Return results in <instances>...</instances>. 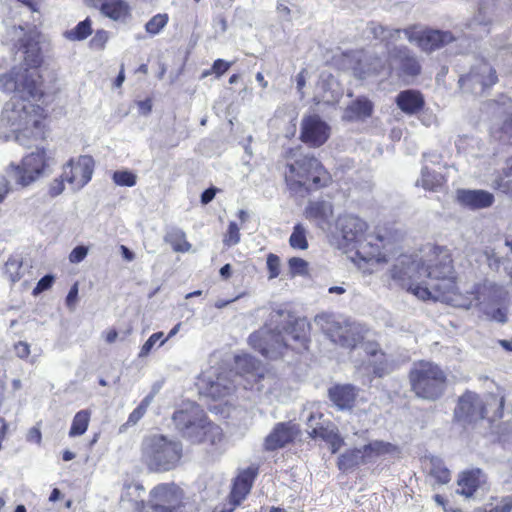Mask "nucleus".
<instances>
[{"label": "nucleus", "instance_id": "4c0bfd02", "mask_svg": "<svg viewBox=\"0 0 512 512\" xmlns=\"http://www.w3.org/2000/svg\"><path fill=\"white\" fill-rule=\"evenodd\" d=\"M365 463L366 460H364L362 449L356 448L342 454L339 457L338 466L341 470L346 471L355 466Z\"/></svg>", "mask_w": 512, "mask_h": 512}, {"label": "nucleus", "instance_id": "4468645a", "mask_svg": "<svg viewBox=\"0 0 512 512\" xmlns=\"http://www.w3.org/2000/svg\"><path fill=\"white\" fill-rule=\"evenodd\" d=\"M237 377L232 370L212 367L203 373V389L208 396L214 399L223 398L234 391Z\"/></svg>", "mask_w": 512, "mask_h": 512}, {"label": "nucleus", "instance_id": "680f3d73", "mask_svg": "<svg viewBox=\"0 0 512 512\" xmlns=\"http://www.w3.org/2000/svg\"><path fill=\"white\" fill-rule=\"evenodd\" d=\"M78 298V283H74L70 288L68 295L66 297V305L70 310L75 309V305Z\"/></svg>", "mask_w": 512, "mask_h": 512}, {"label": "nucleus", "instance_id": "37998d69", "mask_svg": "<svg viewBox=\"0 0 512 512\" xmlns=\"http://www.w3.org/2000/svg\"><path fill=\"white\" fill-rule=\"evenodd\" d=\"M21 268H22V260L17 257H10L6 261L5 273L8 275V277L12 283L19 281L23 277Z\"/></svg>", "mask_w": 512, "mask_h": 512}, {"label": "nucleus", "instance_id": "39448f33", "mask_svg": "<svg viewBox=\"0 0 512 512\" xmlns=\"http://www.w3.org/2000/svg\"><path fill=\"white\" fill-rule=\"evenodd\" d=\"M38 6L39 0H15L12 5L3 7L5 34L2 42L4 44H12L13 47H17L16 52L23 51L25 44L28 42V34L34 30L37 34V46L40 47L41 35L28 20V17L34 12H38Z\"/></svg>", "mask_w": 512, "mask_h": 512}, {"label": "nucleus", "instance_id": "ea45409f", "mask_svg": "<svg viewBox=\"0 0 512 512\" xmlns=\"http://www.w3.org/2000/svg\"><path fill=\"white\" fill-rule=\"evenodd\" d=\"M289 244L293 249L305 250L308 248L307 230L301 223L293 227L289 238Z\"/></svg>", "mask_w": 512, "mask_h": 512}, {"label": "nucleus", "instance_id": "dca6fc26", "mask_svg": "<svg viewBox=\"0 0 512 512\" xmlns=\"http://www.w3.org/2000/svg\"><path fill=\"white\" fill-rule=\"evenodd\" d=\"M94 164L93 158L89 155L72 158L63 166V179L73 191H79L91 180Z\"/></svg>", "mask_w": 512, "mask_h": 512}, {"label": "nucleus", "instance_id": "58836bf2", "mask_svg": "<svg viewBox=\"0 0 512 512\" xmlns=\"http://www.w3.org/2000/svg\"><path fill=\"white\" fill-rule=\"evenodd\" d=\"M90 416L91 413L88 410H81L77 412L73 418L69 436L76 437L83 435L88 429Z\"/></svg>", "mask_w": 512, "mask_h": 512}, {"label": "nucleus", "instance_id": "c03bdc74", "mask_svg": "<svg viewBox=\"0 0 512 512\" xmlns=\"http://www.w3.org/2000/svg\"><path fill=\"white\" fill-rule=\"evenodd\" d=\"M112 179L118 186L132 187L136 184L137 176L128 170L115 171Z\"/></svg>", "mask_w": 512, "mask_h": 512}, {"label": "nucleus", "instance_id": "a19ab883", "mask_svg": "<svg viewBox=\"0 0 512 512\" xmlns=\"http://www.w3.org/2000/svg\"><path fill=\"white\" fill-rule=\"evenodd\" d=\"M155 395L156 391L149 393L144 397L141 403L130 413L127 421L128 425H135L145 415L148 407L153 402Z\"/></svg>", "mask_w": 512, "mask_h": 512}, {"label": "nucleus", "instance_id": "423d86ee", "mask_svg": "<svg viewBox=\"0 0 512 512\" xmlns=\"http://www.w3.org/2000/svg\"><path fill=\"white\" fill-rule=\"evenodd\" d=\"M420 70L418 60L406 47H394L389 50V57L385 60L379 57L359 59L354 73L357 77L364 79L383 72L388 75L392 71H395L398 76H416Z\"/></svg>", "mask_w": 512, "mask_h": 512}, {"label": "nucleus", "instance_id": "e433bc0d", "mask_svg": "<svg viewBox=\"0 0 512 512\" xmlns=\"http://www.w3.org/2000/svg\"><path fill=\"white\" fill-rule=\"evenodd\" d=\"M92 34V21L89 18L79 22L74 28L64 32L69 41H82Z\"/></svg>", "mask_w": 512, "mask_h": 512}, {"label": "nucleus", "instance_id": "8fccbe9b", "mask_svg": "<svg viewBox=\"0 0 512 512\" xmlns=\"http://www.w3.org/2000/svg\"><path fill=\"white\" fill-rule=\"evenodd\" d=\"M236 367L243 373H250L256 368L257 361L250 355L237 356L235 359Z\"/></svg>", "mask_w": 512, "mask_h": 512}, {"label": "nucleus", "instance_id": "5fc2aeb1", "mask_svg": "<svg viewBox=\"0 0 512 512\" xmlns=\"http://www.w3.org/2000/svg\"><path fill=\"white\" fill-rule=\"evenodd\" d=\"M492 187L512 197V180L499 178L493 181Z\"/></svg>", "mask_w": 512, "mask_h": 512}, {"label": "nucleus", "instance_id": "7ed1b4c3", "mask_svg": "<svg viewBox=\"0 0 512 512\" xmlns=\"http://www.w3.org/2000/svg\"><path fill=\"white\" fill-rule=\"evenodd\" d=\"M176 429L193 443H205L210 445L214 451L221 452L224 446L222 429L208 421V418L201 407L189 403L185 408L174 412L172 417Z\"/></svg>", "mask_w": 512, "mask_h": 512}, {"label": "nucleus", "instance_id": "b1692460", "mask_svg": "<svg viewBox=\"0 0 512 512\" xmlns=\"http://www.w3.org/2000/svg\"><path fill=\"white\" fill-rule=\"evenodd\" d=\"M415 38L414 42H417L421 49L426 52L442 48L456 40L451 32L441 30H426L422 32L415 30Z\"/></svg>", "mask_w": 512, "mask_h": 512}, {"label": "nucleus", "instance_id": "2eb2a0df", "mask_svg": "<svg viewBox=\"0 0 512 512\" xmlns=\"http://www.w3.org/2000/svg\"><path fill=\"white\" fill-rule=\"evenodd\" d=\"M498 81L496 70L486 61L472 67L471 71L459 79L460 87L465 92L480 95Z\"/></svg>", "mask_w": 512, "mask_h": 512}, {"label": "nucleus", "instance_id": "bf43d9fd", "mask_svg": "<svg viewBox=\"0 0 512 512\" xmlns=\"http://www.w3.org/2000/svg\"><path fill=\"white\" fill-rule=\"evenodd\" d=\"M231 64L232 63L227 62L223 59H217L214 61L213 65H212V72L217 77H220L231 67Z\"/></svg>", "mask_w": 512, "mask_h": 512}, {"label": "nucleus", "instance_id": "c756f323", "mask_svg": "<svg viewBox=\"0 0 512 512\" xmlns=\"http://www.w3.org/2000/svg\"><path fill=\"white\" fill-rule=\"evenodd\" d=\"M396 103L404 113L414 114L422 108L424 100L419 92L406 90L397 95Z\"/></svg>", "mask_w": 512, "mask_h": 512}, {"label": "nucleus", "instance_id": "603ef678", "mask_svg": "<svg viewBox=\"0 0 512 512\" xmlns=\"http://www.w3.org/2000/svg\"><path fill=\"white\" fill-rule=\"evenodd\" d=\"M162 337H163V333L162 332H157V333L152 334L147 339V341L142 345L138 356L140 358L146 357L151 352V350L153 349L154 345L159 340H161Z\"/></svg>", "mask_w": 512, "mask_h": 512}, {"label": "nucleus", "instance_id": "e2e57ef3", "mask_svg": "<svg viewBox=\"0 0 512 512\" xmlns=\"http://www.w3.org/2000/svg\"><path fill=\"white\" fill-rule=\"evenodd\" d=\"M11 191V184L5 176H0V204Z\"/></svg>", "mask_w": 512, "mask_h": 512}, {"label": "nucleus", "instance_id": "774afa93", "mask_svg": "<svg viewBox=\"0 0 512 512\" xmlns=\"http://www.w3.org/2000/svg\"><path fill=\"white\" fill-rule=\"evenodd\" d=\"M216 192H217V189L214 187L206 189L201 194V203L204 205L210 203L214 199Z\"/></svg>", "mask_w": 512, "mask_h": 512}, {"label": "nucleus", "instance_id": "0eeeda50", "mask_svg": "<svg viewBox=\"0 0 512 512\" xmlns=\"http://www.w3.org/2000/svg\"><path fill=\"white\" fill-rule=\"evenodd\" d=\"M142 459L153 472H167L178 466L182 458V443L163 434L146 435L141 444Z\"/></svg>", "mask_w": 512, "mask_h": 512}, {"label": "nucleus", "instance_id": "4be33fe9", "mask_svg": "<svg viewBox=\"0 0 512 512\" xmlns=\"http://www.w3.org/2000/svg\"><path fill=\"white\" fill-rule=\"evenodd\" d=\"M456 198L462 206L471 210L489 208L495 201L494 195L486 190L459 189Z\"/></svg>", "mask_w": 512, "mask_h": 512}, {"label": "nucleus", "instance_id": "393cba45", "mask_svg": "<svg viewBox=\"0 0 512 512\" xmlns=\"http://www.w3.org/2000/svg\"><path fill=\"white\" fill-rule=\"evenodd\" d=\"M257 476V469L248 467L241 471L235 478L230 493V503L233 506L239 505L249 494L252 484Z\"/></svg>", "mask_w": 512, "mask_h": 512}, {"label": "nucleus", "instance_id": "5701e85b", "mask_svg": "<svg viewBox=\"0 0 512 512\" xmlns=\"http://www.w3.org/2000/svg\"><path fill=\"white\" fill-rule=\"evenodd\" d=\"M87 5L98 8L113 21L125 22L130 16V7L124 0H85Z\"/></svg>", "mask_w": 512, "mask_h": 512}, {"label": "nucleus", "instance_id": "338daca9", "mask_svg": "<svg viewBox=\"0 0 512 512\" xmlns=\"http://www.w3.org/2000/svg\"><path fill=\"white\" fill-rule=\"evenodd\" d=\"M41 439L42 435L40 429L37 427H32L27 434V441L40 444Z\"/></svg>", "mask_w": 512, "mask_h": 512}, {"label": "nucleus", "instance_id": "6e6d98bb", "mask_svg": "<svg viewBox=\"0 0 512 512\" xmlns=\"http://www.w3.org/2000/svg\"><path fill=\"white\" fill-rule=\"evenodd\" d=\"M66 182L65 179H63V173L59 178L54 179L50 186H49V195L51 197H56L63 193L65 186L64 183Z\"/></svg>", "mask_w": 512, "mask_h": 512}, {"label": "nucleus", "instance_id": "c9c22d12", "mask_svg": "<svg viewBox=\"0 0 512 512\" xmlns=\"http://www.w3.org/2000/svg\"><path fill=\"white\" fill-rule=\"evenodd\" d=\"M164 239L176 252H188L191 248V244L186 240V235L181 229L170 230Z\"/></svg>", "mask_w": 512, "mask_h": 512}, {"label": "nucleus", "instance_id": "aec40b11", "mask_svg": "<svg viewBox=\"0 0 512 512\" xmlns=\"http://www.w3.org/2000/svg\"><path fill=\"white\" fill-rule=\"evenodd\" d=\"M455 416L459 420L473 422L486 416V409L481 398L473 392H466L458 402Z\"/></svg>", "mask_w": 512, "mask_h": 512}, {"label": "nucleus", "instance_id": "3c124183", "mask_svg": "<svg viewBox=\"0 0 512 512\" xmlns=\"http://www.w3.org/2000/svg\"><path fill=\"white\" fill-rule=\"evenodd\" d=\"M267 269L269 271V279H274L279 276L280 274V258L270 253L267 256Z\"/></svg>", "mask_w": 512, "mask_h": 512}, {"label": "nucleus", "instance_id": "f03ea898", "mask_svg": "<svg viewBox=\"0 0 512 512\" xmlns=\"http://www.w3.org/2000/svg\"><path fill=\"white\" fill-rule=\"evenodd\" d=\"M453 272L451 256L441 248H434L424 261L412 255H401L389 271L396 285L421 300H440L470 308L479 300L477 287L466 291L468 296L460 299Z\"/></svg>", "mask_w": 512, "mask_h": 512}, {"label": "nucleus", "instance_id": "bb28decb", "mask_svg": "<svg viewBox=\"0 0 512 512\" xmlns=\"http://www.w3.org/2000/svg\"><path fill=\"white\" fill-rule=\"evenodd\" d=\"M365 352L368 356L367 366L365 369L368 373H372L375 376L383 377L389 373V365L385 354L378 350L375 344H366Z\"/></svg>", "mask_w": 512, "mask_h": 512}, {"label": "nucleus", "instance_id": "cd10ccee", "mask_svg": "<svg viewBox=\"0 0 512 512\" xmlns=\"http://www.w3.org/2000/svg\"><path fill=\"white\" fill-rule=\"evenodd\" d=\"M357 396L352 385H337L329 389L330 400L341 410L351 409Z\"/></svg>", "mask_w": 512, "mask_h": 512}, {"label": "nucleus", "instance_id": "a878e982", "mask_svg": "<svg viewBox=\"0 0 512 512\" xmlns=\"http://www.w3.org/2000/svg\"><path fill=\"white\" fill-rule=\"evenodd\" d=\"M296 433L297 430L295 429L294 424L278 423L272 432L266 437L264 443L265 449L273 451L284 447L294 439Z\"/></svg>", "mask_w": 512, "mask_h": 512}, {"label": "nucleus", "instance_id": "de8ad7c7", "mask_svg": "<svg viewBox=\"0 0 512 512\" xmlns=\"http://www.w3.org/2000/svg\"><path fill=\"white\" fill-rule=\"evenodd\" d=\"M292 276H304L308 273V263L299 257H292L288 261Z\"/></svg>", "mask_w": 512, "mask_h": 512}, {"label": "nucleus", "instance_id": "f257e3e1", "mask_svg": "<svg viewBox=\"0 0 512 512\" xmlns=\"http://www.w3.org/2000/svg\"><path fill=\"white\" fill-rule=\"evenodd\" d=\"M36 38V32L31 31L24 50L14 54V62L18 64L0 74V90L13 94L1 111L0 139L13 140L24 147L43 139L45 134V109L33 101L42 96L38 71L41 53Z\"/></svg>", "mask_w": 512, "mask_h": 512}, {"label": "nucleus", "instance_id": "f8f14e48", "mask_svg": "<svg viewBox=\"0 0 512 512\" xmlns=\"http://www.w3.org/2000/svg\"><path fill=\"white\" fill-rule=\"evenodd\" d=\"M50 166V156L44 148L25 155L19 164L11 162L5 169L6 174L20 187H28L44 176Z\"/></svg>", "mask_w": 512, "mask_h": 512}, {"label": "nucleus", "instance_id": "9d476101", "mask_svg": "<svg viewBox=\"0 0 512 512\" xmlns=\"http://www.w3.org/2000/svg\"><path fill=\"white\" fill-rule=\"evenodd\" d=\"M315 324L330 340L346 348H354L364 339L367 329L364 325L350 320H336L326 313L314 318Z\"/></svg>", "mask_w": 512, "mask_h": 512}, {"label": "nucleus", "instance_id": "49530a36", "mask_svg": "<svg viewBox=\"0 0 512 512\" xmlns=\"http://www.w3.org/2000/svg\"><path fill=\"white\" fill-rule=\"evenodd\" d=\"M309 434L313 438L319 437L326 441H329L331 442L333 447L335 446V439L337 438V435L333 428L323 427L322 425H320L319 427H313V430H310Z\"/></svg>", "mask_w": 512, "mask_h": 512}, {"label": "nucleus", "instance_id": "20e7f679", "mask_svg": "<svg viewBox=\"0 0 512 512\" xmlns=\"http://www.w3.org/2000/svg\"><path fill=\"white\" fill-rule=\"evenodd\" d=\"M337 228L345 246L356 249L357 255L366 262L386 261L380 252L385 247V238L380 235H367V223L355 215H343L337 220Z\"/></svg>", "mask_w": 512, "mask_h": 512}, {"label": "nucleus", "instance_id": "a18cd8bd", "mask_svg": "<svg viewBox=\"0 0 512 512\" xmlns=\"http://www.w3.org/2000/svg\"><path fill=\"white\" fill-rule=\"evenodd\" d=\"M512 509V498L505 497L502 498L496 504L489 503L486 504L483 508L479 509L477 512H510Z\"/></svg>", "mask_w": 512, "mask_h": 512}, {"label": "nucleus", "instance_id": "864d4df0", "mask_svg": "<svg viewBox=\"0 0 512 512\" xmlns=\"http://www.w3.org/2000/svg\"><path fill=\"white\" fill-rule=\"evenodd\" d=\"M109 39V33L105 30H98L96 31L95 35L90 41V45L92 48L97 50L104 49L107 41Z\"/></svg>", "mask_w": 512, "mask_h": 512}, {"label": "nucleus", "instance_id": "f704fd0d", "mask_svg": "<svg viewBox=\"0 0 512 512\" xmlns=\"http://www.w3.org/2000/svg\"><path fill=\"white\" fill-rule=\"evenodd\" d=\"M482 256L484 257L485 262L490 270L499 272L501 267H504L505 270L508 269L510 260L507 257L502 256L499 252L495 251V249L487 247L483 251Z\"/></svg>", "mask_w": 512, "mask_h": 512}, {"label": "nucleus", "instance_id": "13d9d810", "mask_svg": "<svg viewBox=\"0 0 512 512\" xmlns=\"http://www.w3.org/2000/svg\"><path fill=\"white\" fill-rule=\"evenodd\" d=\"M53 282H54V276L45 275L38 281L36 287L33 290V294L38 295L41 292L49 289L52 286Z\"/></svg>", "mask_w": 512, "mask_h": 512}, {"label": "nucleus", "instance_id": "7c9ffc66", "mask_svg": "<svg viewBox=\"0 0 512 512\" xmlns=\"http://www.w3.org/2000/svg\"><path fill=\"white\" fill-rule=\"evenodd\" d=\"M430 483L434 485H444L450 482L451 474L449 469L444 465L440 458L432 457L429 460V473Z\"/></svg>", "mask_w": 512, "mask_h": 512}, {"label": "nucleus", "instance_id": "c85d7f7f", "mask_svg": "<svg viewBox=\"0 0 512 512\" xmlns=\"http://www.w3.org/2000/svg\"><path fill=\"white\" fill-rule=\"evenodd\" d=\"M372 112V102L366 97H358L346 107L343 113V119L347 121L364 120L370 117Z\"/></svg>", "mask_w": 512, "mask_h": 512}, {"label": "nucleus", "instance_id": "f3484780", "mask_svg": "<svg viewBox=\"0 0 512 512\" xmlns=\"http://www.w3.org/2000/svg\"><path fill=\"white\" fill-rule=\"evenodd\" d=\"M487 112L490 113L495 120H502L503 123L499 128H492V134L500 141L512 144V100L502 95L497 100L490 101L486 104Z\"/></svg>", "mask_w": 512, "mask_h": 512}, {"label": "nucleus", "instance_id": "69168bd1", "mask_svg": "<svg viewBox=\"0 0 512 512\" xmlns=\"http://www.w3.org/2000/svg\"><path fill=\"white\" fill-rule=\"evenodd\" d=\"M15 353L20 358H26L30 354V346L26 342H18L15 345Z\"/></svg>", "mask_w": 512, "mask_h": 512}, {"label": "nucleus", "instance_id": "412c9836", "mask_svg": "<svg viewBox=\"0 0 512 512\" xmlns=\"http://www.w3.org/2000/svg\"><path fill=\"white\" fill-rule=\"evenodd\" d=\"M333 214V204L326 200L309 201L304 209L305 218L323 231L331 228Z\"/></svg>", "mask_w": 512, "mask_h": 512}, {"label": "nucleus", "instance_id": "1a4fd4ad", "mask_svg": "<svg viewBox=\"0 0 512 512\" xmlns=\"http://www.w3.org/2000/svg\"><path fill=\"white\" fill-rule=\"evenodd\" d=\"M412 391L419 398L436 400L444 392L446 374L437 364L419 361L413 364L409 372Z\"/></svg>", "mask_w": 512, "mask_h": 512}, {"label": "nucleus", "instance_id": "09e8293b", "mask_svg": "<svg viewBox=\"0 0 512 512\" xmlns=\"http://www.w3.org/2000/svg\"><path fill=\"white\" fill-rule=\"evenodd\" d=\"M240 241V228L235 222H230L223 242L226 246H234Z\"/></svg>", "mask_w": 512, "mask_h": 512}, {"label": "nucleus", "instance_id": "4d7b16f0", "mask_svg": "<svg viewBox=\"0 0 512 512\" xmlns=\"http://www.w3.org/2000/svg\"><path fill=\"white\" fill-rule=\"evenodd\" d=\"M88 248L85 246H77L75 247L69 254V261L71 263L77 264L84 260L87 256Z\"/></svg>", "mask_w": 512, "mask_h": 512}, {"label": "nucleus", "instance_id": "ddd939ff", "mask_svg": "<svg viewBox=\"0 0 512 512\" xmlns=\"http://www.w3.org/2000/svg\"><path fill=\"white\" fill-rule=\"evenodd\" d=\"M183 492L175 484L162 483L150 491L144 512H177L182 506Z\"/></svg>", "mask_w": 512, "mask_h": 512}, {"label": "nucleus", "instance_id": "79ce46f5", "mask_svg": "<svg viewBox=\"0 0 512 512\" xmlns=\"http://www.w3.org/2000/svg\"><path fill=\"white\" fill-rule=\"evenodd\" d=\"M169 17L166 13H158L154 15L145 25L146 32L155 36L168 24Z\"/></svg>", "mask_w": 512, "mask_h": 512}, {"label": "nucleus", "instance_id": "473e14b6", "mask_svg": "<svg viewBox=\"0 0 512 512\" xmlns=\"http://www.w3.org/2000/svg\"><path fill=\"white\" fill-rule=\"evenodd\" d=\"M393 446L388 442L373 441L365 445L362 449L366 463L375 461L379 456L389 453Z\"/></svg>", "mask_w": 512, "mask_h": 512}, {"label": "nucleus", "instance_id": "72a5a7b5", "mask_svg": "<svg viewBox=\"0 0 512 512\" xmlns=\"http://www.w3.org/2000/svg\"><path fill=\"white\" fill-rule=\"evenodd\" d=\"M444 178L441 174L435 171H430L428 167H423L421 171V178L417 180L416 184L421 185L425 190L437 191L442 186Z\"/></svg>", "mask_w": 512, "mask_h": 512}, {"label": "nucleus", "instance_id": "052dcab7", "mask_svg": "<svg viewBox=\"0 0 512 512\" xmlns=\"http://www.w3.org/2000/svg\"><path fill=\"white\" fill-rule=\"evenodd\" d=\"M313 170H314V168L309 167V171L306 175V178H308V179H307L306 185H305V193H308L310 191H316L320 188L326 187L329 184V183H318V184L314 183L313 178H312Z\"/></svg>", "mask_w": 512, "mask_h": 512}, {"label": "nucleus", "instance_id": "2f4dec72", "mask_svg": "<svg viewBox=\"0 0 512 512\" xmlns=\"http://www.w3.org/2000/svg\"><path fill=\"white\" fill-rule=\"evenodd\" d=\"M482 472L480 469L462 473L458 480V492L466 497L474 494L481 483Z\"/></svg>", "mask_w": 512, "mask_h": 512}, {"label": "nucleus", "instance_id": "6ab92c4d", "mask_svg": "<svg viewBox=\"0 0 512 512\" xmlns=\"http://www.w3.org/2000/svg\"><path fill=\"white\" fill-rule=\"evenodd\" d=\"M368 31L377 40H380L385 44L387 50V57H389V50H392L395 46L394 43L404 36L413 43L415 38V30L413 28L407 29H394L383 26L379 23L371 22L368 24Z\"/></svg>", "mask_w": 512, "mask_h": 512}, {"label": "nucleus", "instance_id": "a211bd4d", "mask_svg": "<svg viewBox=\"0 0 512 512\" xmlns=\"http://www.w3.org/2000/svg\"><path fill=\"white\" fill-rule=\"evenodd\" d=\"M330 136L329 125L316 114L304 116L301 120L300 140L309 147L322 146Z\"/></svg>", "mask_w": 512, "mask_h": 512}, {"label": "nucleus", "instance_id": "6e6552de", "mask_svg": "<svg viewBox=\"0 0 512 512\" xmlns=\"http://www.w3.org/2000/svg\"><path fill=\"white\" fill-rule=\"evenodd\" d=\"M291 341L306 347L305 333H299L292 325L284 327L283 331L265 327L249 336L250 345L270 359L280 357L283 350L291 346Z\"/></svg>", "mask_w": 512, "mask_h": 512}, {"label": "nucleus", "instance_id": "0e129e2a", "mask_svg": "<svg viewBox=\"0 0 512 512\" xmlns=\"http://www.w3.org/2000/svg\"><path fill=\"white\" fill-rule=\"evenodd\" d=\"M489 315L492 320H495L499 323L507 322V309L505 308H496Z\"/></svg>", "mask_w": 512, "mask_h": 512}, {"label": "nucleus", "instance_id": "9b49d317", "mask_svg": "<svg viewBox=\"0 0 512 512\" xmlns=\"http://www.w3.org/2000/svg\"><path fill=\"white\" fill-rule=\"evenodd\" d=\"M309 167L314 168L312 178L314 183H330L331 176L320 161L309 155H303L297 158L293 163L287 165L285 171V181L289 190L294 194L303 196L305 194V185L308 178L306 175Z\"/></svg>", "mask_w": 512, "mask_h": 512}]
</instances>
